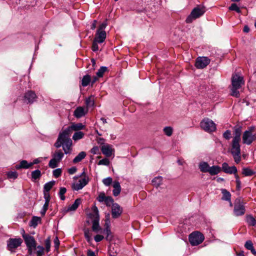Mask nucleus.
I'll list each match as a JSON object with an SVG mask.
<instances>
[{
  "label": "nucleus",
  "mask_w": 256,
  "mask_h": 256,
  "mask_svg": "<svg viewBox=\"0 0 256 256\" xmlns=\"http://www.w3.org/2000/svg\"><path fill=\"white\" fill-rule=\"evenodd\" d=\"M101 151L106 157H110L112 156L114 150L112 148V145L106 144L102 146Z\"/></svg>",
  "instance_id": "nucleus-17"
},
{
  "label": "nucleus",
  "mask_w": 256,
  "mask_h": 256,
  "mask_svg": "<svg viewBox=\"0 0 256 256\" xmlns=\"http://www.w3.org/2000/svg\"><path fill=\"white\" fill-rule=\"evenodd\" d=\"M202 129L207 132H212L216 130V125L214 122L208 118H204L200 123Z\"/></svg>",
  "instance_id": "nucleus-6"
},
{
  "label": "nucleus",
  "mask_w": 256,
  "mask_h": 256,
  "mask_svg": "<svg viewBox=\"0 0 256 256\" xmlns=\"http://www.w3.org/2000/svg\"><path fill=\"white\" fill-rule=\"evenodd\" d=\"M244 246L248 250L254 248L253 244L251 240H247L245 243Z\"/></svg>",
  "instance_id": "nucleus-57"
},
{
  "label": "nucleus",
  "mask_w": 256,
  "mask_h": 256,
  "mask_svg": "<svg viewBox=\"0 0 256 256\" xmlns=\"http://www.w3.org/2000/svg\"><path fill=\"white\" fill-rule=\"evenodd\" d=\"M31 176L32 181L35 182L41 177V172L39 170H34L32 172Z\"/></svg>",
  "instance_id": "nucleus-31"
},
{
  "label": "nucleus",
  "mask_w": 256,
  "mask_h": 256,
  "mask_svg": "<svg viewBox=\"0 0 256 256\" xmlns=\"http://www.w3.org/2000/svg\"><path fill=\"white\" fill-rule=\"evenodd\" d=\"M22 236L26 246H36V242L34 236L26 234L24 230H22Z\"/></svg>",
  "instance_id": "nucleus-13"
},
{
  "label": "nucleus",
  "mask_w": 256,
  "mask_h": 256,
  "mask_svg": "<svg viewBox=\"0 0 256 256\" xmlns=\"http://www.w3.org/2000/svg\"><path fill=\"white\" fill-rule=\"evenodd\" d=\"M86 156V152H80L78 156H76L74 159L72 160V162L74 164L78 163L81 162L83 159H84Z\"/></svg>",
  "instance_id": "nucleus-29"
},
{
  "label": "nucleus",
  "mask_w": 256,
  "mask_h": 256,
  "mask_svg": "<svg viewBox=\"0 0 256 256\" xmlns=\"http://www.w3.org/2000/svg\"><path fill=\"white\" fill-rule=\"evenodd\" d=\"M8 178H9L16 179L18 176V174L16 172H8L7 173Z\"/></svg>",
  "instance_id": "nucleus-50"
},
{
  "label": "nucleus",
  "mask_w": 256,
  "mask_h": 256,
  "mask_svg": "<svg viewBox=\"0 0 256 256\" xmlns=\"http://www.w3.org/2000/svg\"><path fill=\"white\" fill-rule=\"evenodd\" d=\"M210 166L206 162H202L200 164L199 168L202 172H207L210 168Z\"/></svg>",
  "instance_id": "nucleus-37"
},
{
  "label": "nucleus",
  "mask_w": 256,
  "mask_h": 256,
  "mask_svg": "<svg viewBox=\"0 0 256 256\" xmlns=\"http://www.w3.org/2000/svg\"><path fill=\"white\" fill-rule=\"evenodd\" d=\"M84 187V185L78 182L77 184H74L72 186V189L76 190H80L82 189Z\"/></svg>",
  "instance_id": "nucleus-53"
},
{
  "label": "nucleus",
  "mask_w": 256,
  "mask_h": 256,
  "mask_svg": "<svg viewBox=\"0 0 256 256\" xmlns=\"http://www.w3.org/2000/svg\"><path fill=\"white\" fill-rule=\"evenodd\" d=\"M86 126L82 123H72L70 126L64 130V131L70 137L73 131L78 132L82 130H84Z\"/></svg>",
  "instance_id": "nucleus-9"
},
{
  "label": "nucleus",
  "mask_w": 256,
  "mask_h": 256,
  "mask_svg": "<svg viewBox=\"0 0 256 256\" xmlns=\"http://www.w3.org/2000/svg\"><path fill=\"white\" fill-rule=\"evenodd\" d=\"M91 82V77L89 74L84 76L82 80V86L84 87L88 86Z\"/></svg>",
  "instance_id": "nucleus-33"
},
{
  "label": "nucleus",
  "mask_w": 256,
  "mask_h": 256,
  "mask_svg": "<svg viewBox=\"0 0 256 256\" xmlns=\"http://www.w3.org/2000/svg\"><path fill=\"white\" fill-rule=\"evenodd\" d=\"M102 182L105 186H109L112 184V179L110 177H108L107 178H104L102 180Z\"/></svg>",
  "instance_id": "nucleus-54"
},
{
  "label": "nucleus",
  "mask_w": 256,
  "mask_h": 256,
  "mask_svg": "<svg viewBox=\"0 0 256 256\" xmlns=\"http://www.w3.org/2000/svg\"><path fill=\"white\" fill-rule=\"evenodd\" d=\"M28 248V253L30 255H32L33 252L36 250V246H26Z\"/></svg>",
  "instance_id": "nucleus-63"
},
{
  "label": "nucleus",
  "mask_w": 256,
  "mask_h": 256,
  "mask_svg": "<svg viewBox=\"0 0 256 256\" xmlns=\"http://www.w3.org/2000/svg\"><path fill=\"white\" fill-rule=\"evenodd\" d=\"M240 88H236L234 87H232L231 88V96H234L236 98H238L240 96V92L238 90Z\"/></svg>",
  "instance_id": "nucleus-45"
},
{
  "label": "nucleus",
  "mask_w": 256,
  "mask_h": 256,
  "mask_svg": "<svg viewBox=\"0 0 256 256\" xmlns=\"http://www.w3.org/2000/svg\"><path fill=\"white\" fill-rule=\"evenodd\" d=\"M110 162L109 160L107 158H104L101 160H100L98 163V165H104L108 166L110 164Z\"/></svg>",
  "instance_id": "nucleus-52"
},
{
  "label": "nucleus",
  "mask_w": 256,
  "mask_h": 256,
  "mask_svg": "<svg viewBox=\"0 0 256 256\" xmlns=\"http://www.w3.org/2000/svg\"><path fill=\"white\" fill-rule=\"evenodd\" d=\"M55 184V181L52 180L46 183L44 186V196L45 194H49V191Z\"/></svg>",
  "instance_id": "nucleus-28"
},
{
  "label": "nucleus",
  "mask_w": 256,
  "mask_h": 256,
  "mask_svg": "<svg viewBox=\"0 0 256 256\" xmlns=\"http://www.w3.org/2000/svg\"><path fill=\"white\" fill-rule=\"evenodd\" d=\"M223 137L227 140H228L231 138V132L230 130H226L224 134H223Z\"/></svg>",
  "instance_id": "nucleus-58"
},
{
  "label": "nucleus",
  "mask_w": 256,
  "mask_h": 256,
  "mask_svg": "<svg viewBox=\"0 0 256 256\" xmlns=\"http://www.w3.org/2000/svg\"><path fill=\"white\" fill-rule=\"evenodd\" d=\"M90 152L94 154H100V150L98 147L97 146L93 147L91 149Z\"/></svg>",
  "instance_id": "nucleus-60"
},
{
  "label": "nucleus",
  "mask_w": 256,
  "mask_h": 256,
  "mask_svg": "<svg viewBox=\"0 0 256 256\" xmlns=\"http://www.w3.org/2000/svg\"><path fill=\"white\" fill-rule=\"evenodd\" d=\"M72 140L69 137L67 140H66L65 144L62 146V148L64 150L65 154H70L71 153L72 148Z\"/></svg>",
  "instance_id": "nucleus-22"
},
{
  "label": "nucleus",
  "mask_w": 256,
  "mask_h": 256,
  "mask_svg": "<svg viewBox=\"0 0 256 256\" xmlns=\"http://www.w3.org/2000/svg\"><path fill=\"white\" fill-rule=\"evenodd\" d=\"M84 237L88 242H90L92 240L91 234L88 229H85L84 230Z\"/></svg>",
  "instance_id": "nucleus-49"
},
{
  "label": "nucleus",
  "mask_w": 256,
  "mask_h": 256,
  "mask_svg": "<svg viewBox=\"0 0 256 256\" xmlns=\"http://www.w3.org/2000/svg\"><path fill=\"white\" fill-rule=\"evenodd\" d=\"M246 220L249 226H254L256 225V220L252 215H247Z\"/></svg>",
  "instance_id": "nucleus-36"
},
{
  "label": "nucleus",
  "mask_w": 256,
  "mask_h": 256,
  "mask_svg": "<svg viewBox=\"0 0 256 256\" xmlns=\"http://www.w3.org/2000/svg\"><path fill=\"white\" fill-rule=\"evenodd\" d=\"M86 104L87 107L92 106L94 104V98L92 96L86 98Z\"/></svg>",
  "instance_id": "nucleus-41"
},
{
  "label": "nucleus",
  "mask_w": 256,
  "mask_h": 256,
  "mask_svg": "<svg viewBox=\"0 0 256 256\" xmlns=\"http://www.w3.org/2000/svg\"><path fill=\"white\" fill-rule=\"evenodd\" d=\"M31 167L30 163H28L26 160H22L20 162L19 164L15 166V168L16 170H20V168L27 169Z\"/></svg>",
  "instance_id": "nucleus-25"
},
{
  "label": "nucleus",
  "mask_w": 256,
  "mask_h": 256,
  "mask_svg": "<svg viewBox=\"0 0 256 256\" xmlns=\"http://www.w3.org/2000/svg\"><path fill=\"white\" fill-rule=\"evenodd\" d=\"M210 62V59L208 57L199 56L196 59L195 66L197 68L202 69L206 68Z\"/></svg>",
  "instance_id": "nucleus-11"
},
{
  "label": "nucleus",
  "mask_w": 256,
  "mask_h": 256,
  "mask_svg": "<svg viewBox=\"0 0 256 256\" xmlns=\"http://www.w3.org/2000/svg\"><path fill=\"white\" fill-rule=\"evenodd\" d=\"M36 249L37 250L36 251V256H42L44 254V248L41 246H36Z\"/></svg>",
  "instance_id": "nucleus-43"
},
{
  "label": "nucleus",
  "mask_w": 256,
  "mask_h": 256,
  "mask_svg": "<svg viewBox=\"0 0 256 256\" xmlns=\"http://www.w3.org/2000/svg\"><path fill=\"white\" fill-rule=\"evenodd\" d=\"M240 141L232 140V148L230 150L231 154L234 158V162L238 164L241 160L240 156Z\"/></svg>",
  "instance_id": "nucleus-2"
},
{
  "label": "nucleus",
  "mask_w": 256,
  "mask_h": 256,
  "mask_svg": "<svg viewBox=\"0 0 256 256\" xmlns=\"http://www.w3.org/2000/svg\"><path fill=\"white\" fill-rule=\"evenodd\" d=\"M89 180H90L88 176H84L82 178L80 179L78 182H80L84 186L88 184Z\"/></svg>",
  "instance_id": "nucleus-56"
},
{
  "label": "nucleus",
  "mask_w": 256,
  "mask_h": 256,
  "mask_svg": "<svg viewBox=\"0 0 256 256\" xmlns=\"http://www.w3.org/2000/svg\"><path fill=\"white\" fill-rule=\"evenodd\" d=\"M122 212V209L117 203L113 204L112 208V218H118Z\"/></svg>",
  "instance_id": "nucleus-15"
},
{
  "label": "nucleus",
  "mask_w": 256,
  "mask_h": 256,
  "mask_svg": "<svg viewBox=\"0 0 256 256\" xmlns=\"http://www.w3.org/2000/svg\"><path fill=\"white\" fill-rule=\"evenodd\" d=\"M82 202V199L81 198H77L76 199L74 204L72 205H70L68 206V211H74L76 210L80 204Z\"/></svg>",
  "instance_id": "nucleus-27"
},
{
  "label": "nucleus",
  "mask_w": 256,
  "mask_h": 256,
  "mask_svg": "<svg viewBox=\"0 0 256 256\" xmlns=\"http://www.w3.org/2000/svg\"><path fill=\"white\" fill-rule=\"evenodd\" d=\"M68 138V134L62 130V132L60 133L57 140L54 144V146L56 148H59L62 146H64Z\"/></svg>",
  "instance_id": "nucleus-14"
},
{
  "label": "nucleus",
  "mask_w": 256,
  "mask_h": 256,
  "mask_svg": "<svg viewBox=\"0 0 256 256\" xmlns=\"http://www.w3.org/2000/svg\"><path fill=\"white\" fill-rule=\"evenodd\" d=\"M62 170L58 168L54 170L52 174L55 178H58L62 174Z\"/></svg>",
  "instance_id": "nucleus-55"
},
{
  "label": "nucleus",
  "mask_w": 256,
  "mask_h": 256,
  "mask_svg": "<svg viewBox=\"0 0 256 256\" xmlns=\"http://www.w3.org/2000/svg\"><path fill=\"white\" fill-rule=\"evenodd\" d=\"M244 82L242 76L237 74H234L232 78V87L240 88L244 85Z\"/></svg>",
  "instance_id": "nucleus-12"
},
{
  "label": "nucleus",
  "mask_w": 256,
  "mask_h": 256,
  "mask_svg": "<svg viewBox=\"0 0 256 256\" xmlns=\"http://www.w3.org/2000/svg\"><path fill=\"white\" fill-rule=\"evenodd\" d=\"M106 38V32L97 31L94 40L97 41L98 43L103 42Z\"/></svg>",
  "instance_id": "nucleus-23"
},
{
  "label": "nucleus",
  "mask_w": 256,
  "mask_h": 256,
  "mask_svg": "<svg viewBox=\"0 0 256 256\" xmlns=\"http://www.w3.org/2000/svg\"><path fill=\"white\" fill-rule=\"evenodd\" d=\"M162 176H158L154 178L152 180V183L154 186L158 187L162 184Z\"/></svg>",
  "instance_id": "nucleus-40"
},
{
  "label": "nucleus",
  "mask_w": 256,
  "mask_h": 256,
  "mask_svg": "<svg viewBox=\"0 0 256 256\" xmlns=\"http://www.w3.org/2000/svg\"><path fill=\"white\" fill-rule=\"evenodd\" d=\"M64 156V154L61 150H58L55 152L52 155V158L50 160L48 163V166L52 168H56L58 166V164L60 162Z\"/></svg>",
  "instance_id": "nucleus-5"
},
{
  "label": "nucleus",
  "mask_w": 256,
  "mask_h": 256,
  "mask_svg": "<svg viewBox=\"0 0 256 256\" xmlns=\"http://www.w3.org/2000/svg\"><path fill=\"white\" fill-rule=\"evenodd\" d=\"M222 200L230 202L231 194L226 189H222Z\"/></svg>",
  "instance_id": "nucleus-32"
},
{
  "label": "nucleus",
  "mask_w": 256,
  "mask_h": 256,
  "mask_svg": "<svg viewBox=\"0 0 256 256\" xmlns=\"http://www.w3.org/2000/svg\"><path fill=\"white\" fill-rule=\"evenodd\" d=\"M88 109L82 106L77 107L74 112V116L76 118H80L84 116L88 112Z\"/></svg>",
  "instance_id": "nucleus-19"
},
{
  "label": "nucleus",
  "mask_w": 256,
  "mask_h": 256,
  "mask_svg": "<svg viewBox=\"0 0 256 256\" xmlns=\"http://www.w3.org/2000/svg\"><path fill=\"white\" fill-rule=\"evenodd\" d=\"M98 42L95 40H94L92 42V48L94 52H96L98 50Z\"/></svg>",
  "instance_id": "nucleus-59"
},
{
  "label": "nucleus",
  "mask_w": 256,
  "mask_h": 256,
  "mask_svg": "<svg viewBox=\"0 0 256 256\" xmlns=\"http://www.w3.org/2000/svg\"><path fill=\"white\" fill-rule=\"evenodd\" d=\"M222 170L225 173L228 174H232L237 173L238 170L235 166H230L228 163L224 162L222 164Z\"/></svg>",
  "instance_id": "nucleus-18"
},
{
  "label": "nucleus",
  "mask_w": 256,
  "mask_h": 256,
  "mask_svg": "<svg viewBox=\"0 0 256 256\" xmlns=\"http://www.w3.org/2000/svg\"><path fill=\"white\" fill-rule=\"evenodd\" d=\"M54 247L56 248H58L59 247V246H60V241L57 236H56L55 238L54 239Z\"/></svg>",
  "instance_id": "nucleus-64"
},
{
  "label": "nucleus",
  "mask_w": 256,
  "mask_h": 256,
  "mask_svg": "<svg viewBox=\"0 0 256 256\" xmlns=\"http://www.w3.org/2000/svg\"><path fill=\"white\" fill-rule=\"evenodd\" d=\"M107 196L105 195V194L104 192H100L97 198V200L100 202H104Z\"/></svg>",
  "instance_id": "nucleus-48"
},
{
  "label": "nucleus",
  "mask_w": 256,
  "mask_h": 256,
  "mask_svg": "<svg viewBox=\"0 0 256 256\" xmlns=\"http://www.w3.org/2000/svg\"><path fill=\"white\" fill-rule=\"evenodd\" d=\"M234 136L232 140L240 141L242 132V127L240 126H236L234 127Z\"/></svg>",
  "instance_id": "nucleus-21"
},
{
  "label": "nucleus",
  "mask_w": 256,
  "mask_h": 256,
  "mask_svg": "<svg viewBox=\"0 0 256 256\" xmlns=\"http://www.w3.org/2000/svg\"><path fill=\"white\" fill-rule=\"evenodd\" d=\"M105 204L107 206H110L114 203V200L110 196H107L106 200L104 202Z\"/></svg>",
  "instance_id": "nucleus-51"
},
{
  "label": "nucleus",
  "mask_w": 256,
  "mask_h": 256,
  "mask_svg": "<svg viewBox=\"0 0 256 256\" xmlns=\"http://www.w3.org/2000/svg\"><path fill=\"white\" fill-rule=\"evenodd\" d=\"M44 198L45 200V202L44 204L42 210L40 211V214L42 216L45 215L46 212L48 209L49 202L50 198V194H45Z\"/></svg>",
  "instance_id": "nucleus-20"
},
{
  "label": "nucleus",
  "mask_w": 256,
  "mask_h": 256,
  "mask_svg": "<svg viewBox=\"0 0 256 256\" xmlns=\"http://www.w3.org/2000/svg\"><path fill=\"white\" fill-rule=\"evenodd\" d=\"M164 132L166 135L170 136L172 135L173 129L170 126H166L164 128Z\"/></svg>",
  "instance_id": "nucleus-46"
},
{
  "label": "nucleus",
  "mask_w": 256,
  "mask_h": 256,
  "mask_svg": "<svg viewBox=\"0 0 256 256\" xmlns=\"http://www.w3.org/2000/svg\"><path fill=\"white\" fill-rule=\"evenodd\" d=\"M93 213L90 214V217L91 218H93L92 222V230L94 232H98L100 230V226L99 225L100 216L98 214V210L96 206H94L92 208Z\"/></svg>",
  "instance_id": "nucleus-3"
},
{
  "label": "nucleus",
  "mask_w": 256,
  "mask_h": 256,
  "mask_svg": "<svg viewBox=\"0 0 256 256\" xmlns=\"http://www.w3.org/2000/svg\"><path fill=\"white\" fill-rule=\"evenodd\" d=\"M229 10H234L238 13H240L241 10L240 8L238 7L237 4L235 3L232 4L229 7Z\"/></svg>",
  "instance_id": "nucleus-47"
},
{
  "label": "nucleus",
  "mask_w": 256,
  "mask_h": 256,
  "mask_svg": "<svg viewBox=\"0 0 256 256\" xmlns=\"http://www.w3.org/2000/svg\"><path fill=\"white\" fill-rule=\"evenodd\" d=\"M246 212L244 204L240 199L235 201L234 208V214L236 216H242Z\"/></svg>",
  "instance_id": "nucleus-8"
},
{
  "label": "nucleus",
  "mask_w": 256,
  "mask_h": 256,
  "mask_svg": "<svg viewBox=\"0 0 256 256\" xmlns=\"http://www.w3.org/2000/svg\"><path fill=\"white\" fill-rule=\"evenodd\" d=\"M46 248L44 250L46 252H48L50 250V238L48 236L44 241Z\"/></svg>",
  "instance_id": "nucleus-44"
},
{
  "label": "nucleus",
  "mask_w": 256,
  "mask_h": 256,
  "mask_svg": "<svg viewBox=\"0 0 256 256\" xmlns=\"http://www.w3.org/2000/svg\"><path fill=\"white\" fill-rule=\"evenodd\" d=\"M206 8L204 6L201 5L197 6L193 8L190 15L186 18V23L190 24L194 20L202 16L206 12Z\"/></svg>",
  "instance_id": "nucleus-1"
},
{
  "label": "nucleus",
  "mask_w": 256,
  "mask_h": 256,
  "mask_svg": "<svg viewBox=\"0 0 256 256\" xmlns=\"http://www.w3.org/2000/svg\"><path fill=\"white\" fill-rule=\"evenodd\" d=\"M242 139L244 144L250 145L256 140V134L249 131H244L242 134Z\"/></svg>",
  "instance_id": "nucleus-10"
},
{
  "label": "nucleus",
  "mask_w": 256,
  "mask_h": 256,
  "mask_svg": "<svg viewBox=\"0 0 256 256\" xmlns=\"http://www.w3.org/2000/svg\"><path fill=\"white\" fill-rule=\"evenodd\" d=\"M22 242L20 238H10L7 241V249L12 253L14 252L16 249L20 246Z\"/></svg>",
  "instance_id": "nucleus-7"
},
{
  "label": "nucleus",
  "mask_w": 256,
  "mask_h": 256,
  "mask_svg": "<svg viewBox=\"0 0 256 256\" xmlns=\"http://www.w3.org/2000/svg\"><path fill=\"white\" fill-rule=\"evenodd\" d=\"M84 134L83 132L78 131L76 132L72 136V139L76 141L83 138Z\"/></svg>",
  "instance_id": "nucleus-39"
},
{
  "label": "nucleus",
  "mask_w": 256,
  "mask_h": 256,
  "mask_svg": "<svg viewBox=\"0 0 256 256\" xmlns=\"http://www.w3.org/2000/svg\"><path fill=\"white\" fill-rule=\"evenodd\" d=\"M255 172L248 168H242V174L245 176H250L254 174Z\"/></svg>",
  "instance_id": "nucleus-35"
},
{
  "label": "nucleus",
  "mask_w": 256,
  "mask_h": 256,
  "mask_svg": "<svg viewBox=\"0 0 256 256\" xmlns=\"http://www.w3.org/2000/svg\"><path fill=\"white\" fill-rule=\"evenodd\" d=\"M36 98V94L32 90L28 91L24 96V100L27 104L33 103Z\"/></svg>",
  "instance_id": "nucleus-16"
},
{
  "label": "nucleus",
  "mask_w": 256,
  "mask_h": 256,
  "mask_svg": "<svg viewBox=\"0 0 256 256\" xmlns=\"http://www.w3.org/2000/svg\"><path fill=\"white\" fill-rule=\"evenodd\" d=\"M113 194L114 196H116L120 194L121 191V186L120 182L118 181H114L113 182Z\"/></svg>",
  "instance_id": "nucleus-24"
},
{
  "label": "nucleus",
  "mask_w": 256,
  "mask_h": 256,
  "mask_svg": "<svg viewBox=\"0 0 256 256\" xmlns=\"http://www.w3.org/2000/svg\"><path fill=\"white\" fill-rule=\"evenodd\" d=\"M104 237L102 235L97 234L94 236V240L96 242H100L104 239Z\"/></svg>",
  "instance_id": "nucleus-62"
},
{
  "label": "nucleus",
  "mask_w": 256,
  "mask_h": 256,
  "mask_svg": "<svg viewBox=\"0 0 256 256\" xmlns=\"http://www.w3.org/2000/svg\"><path fill=\"white\" fill-rule=\"evenodd\" d=\"M66 188L64 187H61L60 188V191L58 192V196H60V199L62 200H64L66 198L64 194H66Z\"/></svg>",
  "instance_id": "nucleus-42"
},
{
  "label": "nucleus",
  "mask_w": 256,
  "mask_h": 256,
  "mask_svg": "<svg viewBox=\"0 0 256 256\" xmlns=\"http://www.w3.org/2000/svg\"><path fill=\"white\" fill-rule=\"evenodd\" d=\"M107 24L106 22L102 23L98 27L97 31L98 32H105L104 30V28H106Z\"/></svg>",
  "instance_id": "nucleus-61"
},
{
  "label": "nucleus",
  "mask_w": 256,
  "mask_h": 256,
  "mask_svg": "<svg viewBox=\"0 0 256 256\" xmlns=\"http://www.w3.org/2000/svg\"><path fill=\"white\" fill-rule=\"evenodd\" d=\"M104 233L106 235V239L108 240H112V236H110L111 235V230L110 227V226L108 224H106L105 228L104 230Z\"/></svg>",
  "instance_id": "nucleus-34"
},
{
  "label": "nucleus",
  "mask_w": 256,
  "mask_h": 256,
  "mask_svg": "<svg viewBox=\"0 0 256 256\" xmlns=\"http://www.w3.org/2000/svg\"><path fill=\"white\" fill-rule=\"evenodd\" d=\"M222 170V168L218 166H210L208 170V172L211 176H214L220 173Z\"/></svg>",
  "instance_id": "nucleus-26"
},
{
  "label": "nucleus",
  "mask_w": 256,
  "mask_h": 256,
  "mask_svg": "<svg viewBox=\"0 0 256 256\" xmlns=\"http://www.w3.org/2000/svg\"><path fill=\"white\" fill-rule=\"evenodd\" d=\"M204 236L198 231L192 232L189 236L190 242L193 246L200 244L204 241Z\"/></svg>",
  "instance_id": "nucleus-4"
},
{
  "label": "nucleus",
  "mask_w": 256,
  "mask_h": 256,
  "mask_svg": "<svg viewBox=\"0 0 256 256\" xmlns=\"http://www.w3.org/2000/svg\"><path fill=\"white\" fill-rule=\"evenodd\" d=\"M107 71H108L107 67L104 66H100L96 72V75L98 78H102L103 76L104 73Z\"/></svg>",
  "instance_id": "nucleus-38"
},
{
  "label": "nucleus",
  "mask_w": 256,
  "mask_h": 256,
  "mask_svg": "<svg viewBox=\"0 0 256 256\" xmlns=\"http://www.w3.org/2000/svg\"><path fill=\"white\" fill-rule=\"evenodd\" d=\"M40 222L41 218L40 217L34 216L30 221L29 225L30 226L35 228L38 226V224Z\"/></svg>",
  "instance_id": "nucleus-30"
}]
</instances>
